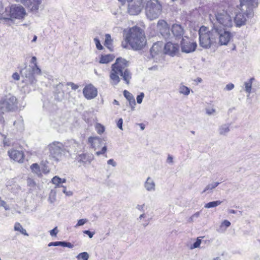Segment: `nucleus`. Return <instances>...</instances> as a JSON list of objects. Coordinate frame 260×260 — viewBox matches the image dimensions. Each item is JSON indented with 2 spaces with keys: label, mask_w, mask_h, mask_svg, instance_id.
<instances>
[{
  "label": "nucleus",
  "mask_w": 260,
  "mask_h": 260,
  "mask_svg": "<svg viewBox=\"0 0 260 260\" xmlns=\"http://www.w3.org/2000/svg\"><path fill=\"white\" fill-rule=\"evenodd\" d=\"M215 112V110L214 109H209L206 110V113L209 115L212 114Z\"/></svg>",
  "instance_id": "nucleus-58"
},
{
  "label": "nucleus",
  "mask_w": 260,
  "mask_h": 260,
  "mask_svg": "<svg viewBox=\"0 0 260 260\" xmlns=\"http://www.w3.org/2000/svg\"><path fill=\"white\" fill-rule=\"evenodd\" d=\"M231 8L226 10H219L215 14L217 22L222 25L224 29L231 28L234 24L233 17L230 14Z\"/></svg>",
  "instance_id": "nucleus-9"
},
{
  "label": "nucleus",
  "mask_w": 260,
  "mask_h": 260,
  "mask_svg": "<svg viewBox=\"0 0 260 260\" xmlns=\"http://www.w3.org/2000/svg\"><path fill=\"white\" fill-rule=\"evenodd\" d=\"M30 169L32 172L36 173L38 176L41 175V170H40V166H39V165L38 164H37V163L32 164L30 166Z\"/></svg>",
  "instance_id": "nucleus-36"
},
{
  "label": "nucleus",
  "mask_w": 260,
  "mask_h": 260,
  "mask_svg": "<svg viewBox=\"0 0 260 260\" xmlns=\"http://www.w3.org/2000/svg\"><path fill=\"white\" fill-rule=\"evenodd\" d=\"M145 14L150 20L159 17L162 12V7L159 0H149L145 6Z\"/></svg>",
  "instance_id": "nucleus-6"
},
{
  "label": "nucleus",
  "mask_w": 260,
  "mask_h": 260,
  "mask_svg": "<svg viewBox=\"0 0 260 260\" xmlns=\"http://www.w3.org/2000/svg\"><path fill=\"white\" fill-rule=\"evenodd\" d=\"M163 43L157 42L154 43L150 50V54L152 58H155L156 56L162 53Z\"/></svg>",
  "instance_id": "nucleus-20"
},
{
  "label": "nucleus",
  "mask_w": 260,
  "mask_h": 260,
  "mask_svg": "<svg viewBox=\"0 0 260 260\" xmlns=\"http://www.w3.org/2000/svg\"><path fill=\"white\" fill-rule=\"evenodd\" d=\"M125 40L135 50H140L146 44L143 30L138 26L131 28L125 34Z\"/></svg>",
  "instance_id": "nucleus-5"
},
{
  "label": "nucleus",
  "mask_w": 260,
  "mask_h": 260,
  "mask_svg": "<svg viewBox=\"0 0 260 260\" xmlns=\"http://www.w3.org/2000/svg\"><path fill=\"white\" fill-rule=\"evenodd\" d=\"M107 150V146L106 145H105L102 147V149L100 151H96L95 152V154L98 156H99L101 154H104L106 152Z\"/></svg>",
  "instance_id": "nucleus-46"
},
{
  "label": "nucleus",
  "mask_w": 260,
  "mask_h": 260,
  "mask_svg": "<svg viewBox=\"0 0 260 260\" xmlns=\"http://www.w3.org/2000/svg\"><path fill=\"white\" fill-rule=\"evenodd\" d=\"M240 2L234 17L235 25L239 27L245 25L247 19L253 17V9L257 6L258 0H240Z\"/></svg>",
  "instance_id": "nucleus-3"
},
{
  "label": "nucleus",
  "mask_w": 260,
  "mask_h": 260,
  "mask_svg": "<svg viewBox=\"0 0 260 260\" xmlns=\"http://www.w3.org/2000/svg\"><path fill=\"white\" fill-rule=\"evenodd\" d=\"M123 95L129 102V106L131 107L132 111L135 110V106L136 105L135 99L133 94L126 90L123 91Z\"/></svg>",
  "instance_id": "nucleus-25"
},
{
  "label": "nucleus",
  "mask_w": 260,
  "mask_h": 260,
  "mask_svg": "<svg viewBox=\"0 0 260 260\" xmlns=\"http://www.w3.org/2000/svg\"><path fill=\"white\" fill-rule=\"evenodd\" d=\"M236 212H237L235 210H233V209H230L229 210V213H230L231 214H236Z\"/></svg>",
  "instance_id": "nucleus-62"
},
{
  "label": "nucleus",
  "mask_w": 260,
  "mask_h": 260,
  "mask_svg": "<svg viewBox=\"0 0 260 260\" xmlns=\"http://www.w3.org/2000/svg\"><path fill=\"white\" fill-rule=\"evenodd\" d=\"M23 120L22 117H20L18 118V119L14 122V125L16 126V127L18 129H22L23 127Z\"/></svg>",
  "instance_id": "nucleus-35"
},
{
  "label": "nucleus",
  "mask_w": 260,
  "mask_h": 260,
  "mask_svg": "<svg viewBox=\"0 0 260 260\" xmlns=\"http://www.w3.org/2000/svg\"><path fill=\"white\" fill-rule=\"evenodd\" d=\"M95 130L96 132L101 135L105 131V127L100 123H96L95 125Z\"/></svg>",
  "instance_id": "nucleus-41"
},
{
  "label": "nucleus",
  "mask_w": 260,
  "mask_h": 260,
  "mask_svg": "<svg viewBox=\"0 0 260 260\" xmlns=\"http://www.w3.org/2000/svg\"><path fill=\"white\" fill-rule=\"evenodd\" d=\"M157 26L160 34L165 39L170 38V27L166 21L164 20H159L157 22Z\"/></svg>",
  "instance_id": "nucleus-14"
},
{
  "label": "nucleus",
  "mask_w": 260,
  "mask_h": 260,
  "mask_svg": "<svg viewBox=\"0 0 260 260\" xmlns=\"http://www.w3.org/2000/svg\"><path fill=\"white\" fill-rule=\"evenodd\" d=\"M145 189L149 192H153L155 190V183L152 178L148 177L144 183Z\"/></svg>",
  "instance_id": "nucleus-24"
},
{
  "label": "nucleus",
  "mask_w": 260,
  "mask_h": 260,
  "mask_svg": "<svg viewBox=\"0 0 260 260\" xmlns=\"http://www.w3.org/2000/svg\"><path fill=\"white\" fill-rule=\"evenodd\" d=\"M77 258L78 259H81L83 260H88L89 258V254L86 252H83L79 253L77 256Z\"/></svg>",
  "instance_id": "nucleus-40"
},
{
  "label": "nucleus",
  "mask_w": 260,
  "mask_h": 260,
  "mask_svg": "<svg viewBox=\"0 0 260 260\" xmlns=\"http://www.w3.org/2000/svg\"><path fill=\"white\" fill-rule=\"evenodd\" d=\"M171 31L173 36L178 39L182 37L184 34V29L183 27L179 24H174L171 27Z\"/></svg>",
  "instance_id": "nucleus-22"
},
{
  "label": "nucleus",
  "mask_w": 260,
  "mask_h": 260,
  "mask_svg": "<svg viewBox=\"0 0 260 260\" xmlns=\"http://www.w3.org/2000/svg\"><path fill=\"white\" fill-rule=\"evenodd\" d=\"M145 205L143 204V205H137V206H136V208L139 210V211H144V207Z\"/></svg>",
  "instance_id": "nucleus-59"
},
{
  "label": "nucleus",
  "mask_w": 260,
  "mask_h": 260,
  "mask_svg": "<svg viewBox=\"0 0 260 260\" xmlns=\"http://www.w3.org/2000/svg\"><path fill=\"white\" fill-rule=\"evenodd\" d=\"M199 44L201 47L208 49L217 45L218 34L217 26L215 24H213L210 30L206 26H202L199 30Z\"/></svg>",
  "instance_id": "nucleus-4"
},
{
  "label": "nucleus",
  "mask_w": 260,
  "mask_h": 260,
  "mask_svg": "<svg viewBox=\"0 0 260 260\" xmlns=\"http://www.w3.org/2000/svg\"><path fill=\"white\" fill-rule=\"evenodd\" d=\"M61 178L58 176H54L51 180V182L55 185V188L61 187L62 184L60 183Z\"/></svg>",
  "instance_id": "nucleus-37"
},
{
  "label": "nucleus",
  "mask_w": 260,
  "mask_h": 260,
  "mask_svg": "<svg viewBox=\"0 0 260 260\" xmlns=\"http://www.w3.org/2000/svg\"><path fill=\"white\" fill-rule=\"evenodd\" d=\"M83 93L86 99L91 100L96 96L98 91L92 85L88 84L83 88Z\"/></svg>",
  "instance_id": "nucleus-17"
},
{
  "label": "nucleus",
  "mask_w": 260,
  "mask_h": 260,
  "mask_svg": "<svg viewBox=\"0 0 260 260\" xmlns=\"http://www.w3.org/2000/svg\"><path fill=\"white\" fill-rule=\"evenodd\" d=\"M48 246L49 247L60 246L64 247H68L69 248H72L74 247L73 244L66 241L51 242L48 244Z\"/></svg>",
  "instance_id": "nucleus-26"
},
{
  "label": "nucleus",
  "mask_w": 260,
  "mask_h": 260,
  "mask_svg": "<svg viewBox=\"0 0 260 260\" xmlns=\"http://www.w3.org/2000/svg\"><path fill=\"white\" fill-rule=\"evenodd\" d=\"M231 222L228 220H224L220 225V228L222 229L223 227H225L224 230H225L226 228H229L231 225Z\"/></svg>",
  "instance_id": "nucleus-44"
},
{
  "label": "nucleus",
  "mask_w": 260,
  "mask_h": 260,
  "mask_svg": "<svg viewBox=\"0 0 260 260\" xmlns=\"http://www.w3.org/2000/svg\"><path fill=\"white\" fill-rule=\"evenodd\" d=\"M67 85L68 86H70L73 90H76L78 88L79 86L78 85L74 84L73 82H68L67 83Z\"/></svg>",
  "instance_id": "nucleus-52"
},
{
  "label": "nucleus",
  "mask_w": 260,
  "mask_h": 260,
  "mask_svg": "<svg viewBox=\"0 0 260 260\" xmlns=\"http://www.w3.org/2000/svg\"><path fill=\"white\" fill-rule=\"evenodd\" d=\"M18 101L16 98L12 95L8 94L0 102V109L2 113L7 111H14L18 109Z\"/></svg>",
  "instance_id": "nucleus-10"
},
{
  "label": "nucleus",
  "mask_w": 260,
  "mask_h": 260,
  "mask_svg": "<svg viewBox=\"0 0 260 260\" xmlns=\"http://www.w3.org/2000/svg\"><path fill=\"white\" fill-rule=\"evenodd\" d=\"M20 2L31 12H37L42 3V0H20Z\"/></svg>",
  "instance_id": "nucleus-16"
},
{
  "label": "nucleus",
  "mask_w": 260,
  "mask_h": 260,
  "mask_svg": "<svg viewBox=\"0 0 260 260\" xmlns=\"http://www.w3.org/2000/svg\"><path fill=\"white\" fill-rule=\"evenodd\" d=\"M179 92L180 94H183L184 95H188L189 94L190 92V89L188 87L183 85L182 83L180 84L179 87Z\"/></svg>",
  "instance_id": "nucleus-31"
},
{
  "label": "nucleus",
  "mask_w": 260,
  "mask_h": 260,
  "mask_svg": "<svg viewBox=\"0 0 260 260\" xmlns=\"http://www.w3.org/2000/svg\"><path fill=\"white\" fill-rule=\"evenodd\" d=\"M88 142L91 148L96 150L101 146L102 139L99 137H90L88 138Z\"/></svg>",
  "instance_id": "nucleus-23"
},
{
  "label": "nucleus",
  "mask_w": 260,
  "mask_h": 260,
  "mask_svg": "<svg viewBox=\"0 0 260 260\" xmlns=\"http://www.w3.org/2000/svg\"><path fill=\"white\" fill-rule=\"evenodd\" d=\"M77 160L78 162L82 163L84 166L89 165L93 159L92 154L87 153H82L77 156Z\"/></svg>",
  "instance_id": "nucleus-21"
},
{
  "label": "nucleus",
  "mask_w": 260,
  "mask_h": 260,
  "mask_svg": "<svg viewBox=\"0 0 260 260\" xmlns=\"http://www.w3.org/2000/svg\"><path fill=\"white\" fill-rule=\"evenodd\" d=\"M223 29V30L219 29L217 26V44L220 45H227L232 38L231 33L229 31L225 30V29Z\"/></svg>",
  "instance_id": "nucleus-12"
},
{
  "label": "nucleus",
  "mask_w": 260,
  "mask_h": 260,
  "mask_svg": "<svg viewBox=\"0 0 260 260\" xmlns=\"http://www.w3.org/2000/svg\"><path fill=\"white\" fill-rule=\"evenodd\" d=\"M83 232L88 235L90 238H92L94 235V232H90L89 230H85Z\"/></svg>",
  "instance_id": "nucleus-53"
},
{
  "label": "nucleus",
  "mask_w": 260,
  "mask_h": 260,
  "mask_svg": "<svg viewBox=\"0 0 260 260\" xmlns=\"http://www.w3.org/2000/svg\"><path fill=\"white\" fill-rule=\"evenodd\" d=\"M139 125L140 126L141 130H144L145 128V125L143 123H139Z\"/></svg>",
  "instance_id": "nucleus-61"
},
{
  "label": "nucleus",
  "mask_w": 260,
  "mask_h": 260,
  "mask_svg": "<svg viewBox=\"0 0 260 260\" xmlns=\"http://www.w3.org/2000/svg\"><path fill=\"white\" fill-rule=\"evenodd\" d=\"M42 172L44 174H47L49 172V170L47 169L46 167H44V168L42 169Z\"/></svg>",
  "instance_id": "nucleus-60"
},
{
  "label": "nucleus",
  "mask_w": 260,
  "mask_h": 260,
  "mask_svg": "<svg viewBox=\"0 0 260 260\" xmlns=\"http://www.w3.org/2000/svg\"><path fill=\"white\" fill-rule=\"evenodd\" d=\"M180 45L182 51L186 53L194 51L197 47V43L187 37L182 38Z\"/></svg>",
  "instance_id": "nucleus-11"
},
{
  "label": "nucleus",
  "mask_w": 260,
  "mask_h": 260,
  "mask_svg": "<svg viewBox=\"0 0 260 260\" xmlns=\"http://www.w3.org/2000/svg\"><path fill=\"white\" fill-rule=\"evenodd\" d=\"M222 203V201L217 200L215 201L210 202L207 204H206L204 206L205 208H211L216 207L219 205H220Z\"/></svg>",
  "instance_id": "nucleus-33"
},
{
  "label": "nucleus",
  "mask_w": 260,
  "mask_h": 260,
  "mask_svg": "<svg viewBox=\"0 0 260 260\" xmlns=\"http://www.w3.org/2000/svg\"><path fill=\"white\" fill-rule=\"evenodd\" d=\"M219 184H220V183L218 182H213V183L208 184L206 186L205 189L203 190V191L202 192V193L203 194L206 192H207V193L212 192V190L213 189H214L215 188H216Z\"/></svg>",
  "instance_id": "nucleus-29"
},
{
  "label": "nucleus",
  "mask_w": 260,
  "mask_h": 260,
  "mask_svg": "<svg viewBox=\"0 0 260 260\" xmlns=\"http://www.w3.org/2000/svg\"><path fill=\"white\" fill-rule=\"evenodd\" d=\"M58 232L57 227L56 226L50 231V234L52 237H56Z\"/></svg>",
  "instance_id": "nucleus-50"
},
{
  "label": "nucleus",
  "mask_w": 260,
  "mask_h": 260,
  "mask_svg": "<svg viewBox=\"0 0 260 260\" xmlns=\"http://www.w3.org/2000/svg\"><path fill=\"white\" fill-rule=\"evenodd\" d=\"M144 97V93L143 92H141L140 93V94L138 95L137 96V102L138 104H141L142 101H143V99Z\"/></svg>",
  "instance_id": "nucleus-47"
},
{
  "label": "nucleus",
  "mask_w": 260,
  "mask_h": 260,
  "mask_svg": "<svg viewBox=\"0 0 260 260\" xmlns=\"http://www.w3.org/2000/svg\"><path fill=\"white\" fill-rule=\"evenodd\" d=\"M254 80V78L252 77L244 83L245 91L248 94H250L251 92L252 84Z\"/></svg>",
  "instance_id": "nucleus-30"
},
{
  "label": "nucleus",
  "mask_w": 260,
  "mask_h": 260,
  "mask_svg": "<svg viewBox=\"0 0 260 260\" xmlns=\"http://www.w3.org/2000/svg\"><path fill=\"white\" fill-rule=\"evenodd\" d=\"M234 88V85L233 83H229L225 86V89L226 90H231Z\"/></svg>",
  "instance_id": "nucleus-55"
},
{
  "label": "nucleus",
  "mask_w": 260,
  "mask_h": 260,
  "mask_svg": "<svg viewBox=\"0 0 260 260\" xmlns=\"http://www.w3.org/2000/svg\"><path fill=\"white\" fill-rule=\"evenodd\" d=\"M167 162L168 164H173V157L172 155L169 154L168 156V158L167 159Z\"/></svg>",
  "instance_id": "nucleus-57"
},
{
  "label": "nucleus",
  "mask_w": 260,
  "mask_h": 260,
  "mask_svg": "<svg viewBox=\"0 0 260 260\" xmlns=\"http://www.w3.org/2000/svg\"><path fill=\"white\" fill-rule=\"evenodd\" d=\"M14 230L20 232L22 234L25 236H28L26 231L23 228L22 226L19 222H16L15 223Z\"/></svg>",
  "instance_id": "nucleus-32"
},
{
  "label": "nucleus",
  "mask_w": 260,
  "mask_h": 260,
  "mask_svg": "<svg viewBox=\"0 0 260 260\" xmlns=\"http://www.w3.org/2000/svg\"><path fill=\"white\" fill-rule=\"evenodd\" d=\"M164 53L171 56H175L179 50V45L177 44L167 42L164 47Z\"/></svg>",
  "instance_id": "nucleus-18"
},
{
  "label": "nucleus",
  "mask_w": 260,
  "mask_h": 260,
  "mask_svg": "<svg viewBox=\"0 0 260 260\" xmlns=\"http://www.w3.org/2000/svg\"><path fill=\"white\" fill-rule=\"evenodd\" d=\"M122 124H123V120L122 118H120L118 119V120L117 121V127L122 130L123 128H122Z\"/></svg>",
  "instance_id": "nucleus-54"
},
{
  "label": "nucleus",
  "mask_w": 260,
  "mask_h": 260,
  "mask_svg": "<svg viewBox=\"0 0 260 260\" xmlns=\"http://www.w3.org/2000/svg\"><path fill=\"white\" fill-rule=\"evenodd\" d=\"M64 150L65 152H75L78 149L79 144L74 139L69 140L67 142L64 143Z\"/></svg>",
  "instance_id": "nucleus-19"
},
{
  "label": "nucleus",
  "mask_w": 260,
  "mask_h": 260,
  "mask_svg": "<svg viewBox=\"0 0 260 260\" xmlns=\"http://www.w3.org/2000/svg\"><path fill=\"white\" fill-rule=\"evenodd\" d=\"M142 9V0H133L128 4V12L131 15L139 14Z\"/></svg>",
  "instance_id": "nucleus-13"
},
{
  "label": "nucleus",
  "mask_w": 260,
  "mask_h": 260,
  "mask_svg": "<svg viewBox=\"0 0 260 260\" xmlns=\"http://www.w3.org/2000/svg\"><path fill=\"white\" fill-rule=\"evenodd\" d=\"M61 187L62 189V192L66 194L67 196H72L73 192L71 191H67L66 187L64 185H61Z\"/></svg>",
  "instance_id": "nucleus-49"
},
{
  "label": "nucleus",
  "mask_w": 260,
  "mask_h": 260,
  "mask_svg": "<svg viewBox=\"0 0 260 260\" xmlns=\"http://www.w3.org/2000/svg\"><path fill=\"white\" fill-rule=\"evenodd\" d=\"M8 154L11 159L19 163L23 162L24 154L23 151L12 149L8 151Z\"/></svg>",
  "instance_id": "nucleus-15"
},
{
  "label": "nucleus",
  "mask_w": 260,
  "mask_h": 260,
  "mask_svg": "<svg viewBox=\"0 0 260 260\" xmlns=\"http://www.w3.org/2000/svg\"><path fill=\"white\" fill-rule=\"evenodd\" d=\"M88 221V220L86 218H83L79 219L77 224L75 225V228H77L80 226L83 225L84 224H85Z\"/></svg>",
  "instance_id": "nucleus-42"
},
{
  "label": "nucleus",
  "mask_w": 260,
  "mask_h": 260,
  "mask_svg": "<svg viewBox=\"0 0 260 260\" xmlns=\"http://www.w3.org/2000/svg\"><path fill=\"white\" fill-rule=\"evenodd\" d=\"M107 164L108 165H111L113 167H115L117 166L116 162L112 158H111L107 161Z\"/></svg>",
  "instance_id": "nucleus-51"
},
{
  "label": "nucleus",
  "mask_w": 260,
  "mask_h": 260,
  "mask_svg": "<svg viewBox=\"0 0 260 260\" xmlns=\"http://www.w3.org/2000/svg\"><path fill=\"white\" fill-rule=\"evenodd\" d=\"M30 62L33 65L26 66L21 71L22 76L24 77L23 82L25 85L23 86L22 90L25 93H29L38 88L37 77L42 74L41 70L37 65L36 56L32 57Z\"/></svg>",
  "instance_id": "nucleus-1"
},
{
  "label": "nucleus",
  "mask_w": 260,
  "mask_h": 260,
  "mask_svg": "<svg viewBox=\"0 0 260 260\" xmlns=\"http://www.w3.org/2000/svg\"><path fill=\"white\" fill-rule=\"evenodd\" d=\"M3 137H4V140H3V144L5 146H9L11 145V143L9 141V139L7 138L6 136L5 135H2Z\"/></svg>",
  "instance_id": "nucleus-48"
},
{
  "label": "nucleus",
  "mask_w": 260,
  "mask_h": 260,
  "mask_svg": "<svg viewBox=\"0 0 260 260\" xmlns=\"http://www.w3.org/2000/svg\"><path fill=\"white\" fill-rule=\"evenodd\" d=\"M230 124L229 123L223 124L219 126L218 131L220 135L226 136L230 131Z\"/></svg>",
  "instance_id": "nucleus-27"
},
{
  "label": "nucleus",
  "mask_w": 260,
  "mask_h": 260,
  "mask_svg": "<svg viewBox=\"0 0 260 260\" xmlns=\"http://www.w3.org/2000/svg\"><path fill=\"white\" fill-rule=\"evenodd\" d=\"M128 62L122 57L116 58L114 63L111 66V71L110 73L111 83L113 85H117L120 81L119 75L121 77L124 82L128 85L132 79V74L127 69Z\"/></svg>",
  "instance_id": "nucleus-2"
},
{
  "label": "nucleus",
  "mask_w": 260,
  "mask_h": 260,
  "mask_svg": "<svg viewBox=\"0 0 260 260\" xmlns=\"http://www.w3.org/2000/svg\"><path fill=\"white\" fill-rule=\"evenodd\" d=\"M37 36L35 35L34 36V38H33V39L32 40L31 42H35L37 41Z\"/></svg>",
  "instance_id": "nucleus-64"
},
{
  "label": "nucleus",
  "mask_w": 260,
  "mask_h": 260,
  "mask_svg": "<svg viewBox=\"0 0 260 260\" xmlns=\"http://www.w3.org/2000/svg\"><path fill=\"white\" fill-rule=\"evenodd\" d=\"M114 58V56L112 54L102 55L101 56L100 63H108L112 61Z\"/></svg>",
  "instance_id": "nucleus-28"
},
{
  "label": "nucleus",
  "mask_w": 260,
  "mask_h": 260,
  "mask_svg": "<svg viewBox=\"0 0 260 260\" xmlns=\"http://www.w3.org/2000/svg\"><path fill=\"white\" fill-rule=\"evenodd\" d=\"M112 43V40L111 39L110 35L107 34L105 35V40L104 45L109 48L110 50H111V46Z\"/></svg>",
  "instance_id": "nucleus-34"
},
{
  "label": "nucleus",
  "mask_w": 260,
  "mask_h": 260,
  "mask_svg": "<svg viewBox=\"0 0 260 260\" xmlns=\"http://www.w3.org/2000/svg\"><path fill=\"white\" fill-rule=\"evenodd\" d=\"M48 149L49 151V159L55 162L60 161L62 157L63 154L65 153L64 145L58 141H54L48 145Z\"/></svg>",
  "instance_id": "nucleus-7"
},
{
  "label": "nucleus",
  "mask_w": 260,
  "mask_h": 260,
  "mask_svg": "<svg viewBox=\"0 0 260 260\" xmlns=\"http://www.w3.org/2000/svg\"><path fill=\"white\" fill-rule=\"evenodd\" d=\"M200 212H197L193 214L188 219V221L189 222H193L194 220L198 218L200 216Z\"/></svg>",
  "instance_id": "nucleus-45"
},
{
  "label": "nucleus",
  "mask_w": 260,
  "mask_h": 260,
  "mask_svg": "<svg viewBox=\"0 0 260 260\" xmlns=\"http://www.w3.org/2000/svg\"><path fill=\"white\" fill-rule=\"evenodd\" d=\"M26 15L24 8L20 5H13L10 10V17H0L1 20H4V22L10 25L13 23V19H22Z\"/></svg>",
  "instance_id": "nucleus-8"
},
{
  "label": "nucleus",
  "mask_w": 260,
  "mask_h": 260,
  "mask_svg": "<svg viewBox=\"0 0 260 260\" xmlns=\"http://www.w3.org/2000/svg\"><path fill=\"white\" fill-rule=\"evenodd\" d=\"M12 78L15 80H17L18 81V80H19L20 79V75H19V74L18 73L15 72V73L13 74Z\"/></svg>",
  "instance_id": "nucleus-56"
},
{
  "label": "nucleus",
  "mask_w": 260,
  "mask_h": 260,
  "mask_svg": "<svg viewBox=\"0 0 260 260\" xmlns=\"http://www.w3.org/2000/svg\"><path fill=\"white\" fill-rule=\"evenodd\" d=\"M201 238L202 237H201L197 238V239H196V241L190 246V249H193L197 248L200 247V246L201 244V242H202V240L201 239Z\"/></svg>",
  "instance_id": "nucleus-38"
},
{
  "label": "nucleus",
  "mask_w": 260,
  "mask_h": 260,
  "mask_svg": "<svg viewBox=\"0 0 260 260\" xmlns=\"http://www.w3.org/2000/svg\"><path fill=\"white\" fill-rule=\"evenodd\" d=\"M145 217V214L144 213L140 215L139 218L138 219L141 220L142 218Z\"/></svg>",
  "instance_id": "nucleus-63"
},
{
  "label": "nucleus",
  "mask_w": 260,
  "mask_h": 260,
  "mask_svg": "<svg viewBox=\"0 0 260 260\" xmlns=\"http://www.w3.org/2000/svg\"><path fill=\"white\" fill-rule=\"evenodd\" d=\"M94 42L95 44L96 47L98 50H101L103 49V47L102 45L100 40L98 38H95L94 39Z\"/></svg>",
  "instance_id": "nucleus-43"
},
{
  "label": "nucleus",
  "mask_w": 260,
  "mask_h": 260,
  "mask_svg": "<svg viewBox=\"0 0 260 260\" xmlns=\"http://www.w3.org/2000/svg\"><path fill=\"white\" fill-rule=\"evenodd\" d=\"M27 184L28 186L30 187V190H34L36 186V183L34 180L30 178H28L27 179Z\"/></svg>",
  "instance_id": "nucleus-39"
}]
</instances>
